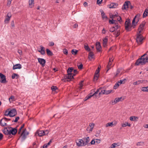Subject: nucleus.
Wrapping results in <instances>:
<instances>
[{
    "label": "nucleus",
    "instance_id": "nucleus-7",
    "mask_svg": "<svg viewBox=\"0 0 148 148\" xmlns=\"http://www.w3.org/2000/svg\"><path fill=\"white\" fill-rule=\"evenodd\" d=\"M45 135V133L44 131L38 130L35 133V136H38L40 137L42 136Z\"/></svg>",
    "mask_w": 148,
    "mask_h": 148
},
{
    "label": "nucleus",
    "instance_id": "nucleus-18",
    "mask_svg": "<svg viewBox=\"0 0 148 148\" xmlns=\"http://www.w3.org/2000/svg\"><path fill=\"white\" fill-rule=\"evenodd\" d=\"M100 11L101 13L102 17L103 19L105 21L107 20L108 19V18L105 14L103 12V11L102 10H101Z\"/></svg>",
    "mask_w": 148,
    "mask_h": 148
},
{
    "label": "nucleus",
    "instance_id": "nucleus-60",
    "mask_svg": "<svg viewBox=\"0 0 148 148\" xmlns=\"http://www.w3.org/2000/svg\"><path fill=\"white\" fill-rule=\"evenodd\" d=\"M64 53L65 54L67 55L68 54V51L66 49H64L63 50Z\"/></svg>",
    "mask_w": 148,
    "mask_h": 148
},
{
    "label": "nucleus",
    "instance_id": "nucleus-38",
    "mask_svg": "<svg viewBox=\"0 0 148 148\" xmlns=\"http://www.w3.org/2000/svg\"><path fill=\"white\" fill-rule=\"evenodd\" d=\"M93 94H92V93L89 94L87 97H86L85 100H87L89 98H91L92 96H93Z\"/></svg>",
    "mask_w": 148,
    "mask_h": 148
},
{
    "label": "nucleus",
    "instance_id": "nucleus-36",
    "mask_svg": "<svg viewBox=\"0 0 148 148\" xmlns=\"http://www.w3.org/2000/svg\"><path fill=\"white\" fill-rule=\"evenodd\" d=\"M47 53L48 56H52L53 55L52 53L49 49H46Z\"/></svg>",
    "mask_w": 148,
    "mask_h": 148
},
{
    "label": "nucleus",
    "instance_id": "nucleus-57",
    "mask_svg": "<svg viewBox=\"0 0 148 148\" xmlns=\"http://www.w3.org/2000/svg\"><path fill=\"white\" fill-rule=\"evenodd\" d=\"M83 64H81L80 65H77V66L79 69H82L83 68Z\"/></svg>",
    "mask_w": 148,
    "mask_h": 148
},
{
    "label": "nucleus",
    "instance_id": "nucleus-50",
    "mask_svg": "<svg viewBox=\"0 0 148 148\" xmlns=\"http://www.w3.org/2000/svg\"><path fill=\"white\" fill-rule=\"evenodd\" d=\"M116 25L114 27V29H115H115H119L120 27V26L119 25H118V23H116V24H115Z\"/></svg>",
    "mask_w": 148,
    "mask_h": 148
},
{
    "label": "nucleus",
    "instance_id": "nucleus-24",
    "mask_svg": "<svg viewBox=\"0 0 148 148\" xmlns=\"http://www.w3.org/2000/svg\"><path fill=\"white\" fill-rule=\"evenodd\" d=\"M108 38L107 37H106L104 38L103 39V45L104 47H106L107 43L108 42Z\"/></svg>",
    "mask_w": 148,
    "mask_h": 148
},
{
    "label": "nucleus",
    "instance_id": "nucleus-27",
    "mask_svg": "<svg viewBox=\"0 0 148 148\" xmlns=\"http://www.w3.org/2000/svg\"><path fill=\"white\" fill-rule=\"evenodd\" d=\"M83 140L84 141H85L84 142V143H85V146L87 145L89 142V138L88 137L87 138H83Z\"/></svg>",
    "mask_w": 148,
    "mask_h": 148
},
{
    "label": "nucleus",
    "instance_id": "nucleus-12",
    "mask_svg": "<svg viewBox=\"0 0 148 148\" xmlns=\"http://www.w3.org/2000/svg\"><path fill=\"white\" fill-rule=\"evenodd\" d=\"M6 118L4 117V118L2 119L0 121V124L2 126H5L7 125V122L6 121Z\"/></svg>",
    "mask_w": 148,
    "mask_h": 148
},
{
    "label": "nucleus",
    "instance_id": "nucleus-9",
    "mask_svg": "<svg viewBox=\"0 0 148 148\" xmlns=\"http://www.w3.org/2000/svg\"><path fill=\"white\" fill-rule=\"evenodd\" d=\"M29 133L25 129L24 130L21 134L22 140H24L26 138V136Z\"/></svg>",
    "mask_w": 148,
    "mask_h": 148
},
{
    "label": "nucleus",
    "instance_id": "nucleus-49",
    "mask_svg": "<svg viewBox=\"0 0 148 148\" xmlns=\"http://www.w3.org/2000/svg\"><path fill=\"white\" fill-rule=\"evenodd\" d=\"M19 119V116H17L16 117L15 120H13L12 121V122H14V123L17 122L18 120Z\"/></svg>",
    "mask_w": 148,
    "mask_h": 148
},
{
    "label": "nucleus",
    "instance_id": "nucleus-43",
    "mask_svg": "<svg viewBox=\"0 0 148 148\" xmlns=\"http://www.w3.org/2000/svg\"><path fill=\"white\" fill-rule=\"evenodd\" d=\"M83 81H81L79 83V85H80L79 88L80 89H82V88L83 86Z\"/></svg>",
    "mask_w": 148,
    "mask_h": 148
},
{
    "label": "nucleus",
    "instance_id": "nucleus-20",
    "mask_svg": "<svg viewBox=\"0 0 148 148\" xmlns=\"http://www.w3.org/2000/svg\"><path fill=\"white\" fill-rule=\"evenodd\" d=\"M29 5L30 8H33L34 6V0H29Z\"/></svg>",
    "mask_w": 148,
    "mask_h": 148
},
{
    "label": "nucleus",
    "instance_id": "nucleus-40",
    "mask_svg": "<svg viewBox=\"0 0 148 148\" xmlns=\"http://www.w3.org/2000/svg\"><path fill=\"white\" fill-rule=\"evenodd\" d=\"M144 145V142H139L137 143L136 145L138 146H143Z\"/></svg>",
    "mask_w": 148,
    "mask_h": 148
},
{
    "label": "nucleus",
    "instance_id": "nucleus-37",
    "mask_svg": "<svg viewBox=\"0 0 148 148\" xmlns=\"http://www.w3.org/2000/svg\"><path fill=\"white\" fill-rule=\"evenodd\" d=\"M78 52V51L76 49H73L71 50L72 53L74 55H76Z\"/></svg>",
    "mask_w": 148,
    "mask_h": 148
},
{
    "label": "nucleus",
    "instance_id": "nucleus-4",
    "mask_svg": "<svg viewBox=\"0 0 148 148\" xmlns=\"http://www.w3.org/2000/svg\"><path fill=\"white\" fill-rule=\"evenodd\" d=\"M75 75V74H73V73H68L64 77V79H62V80H64L65 81V79H67V81H70L74 78V76Z\"/></svg>",
    "mask_w": 148,
    "mask_h": 148
},
{
    "label": "nucleus",
    "instance_id": "nucleus-41",
    "mask_svg": "<svg viewBox=\"0 0 148 148\" xmlns=\"http://www.w3.org/2000/svg\"><path fill=\"white\" fill-rule=\"evenodd\" d=\"M10 18L6 17L4 21L5 23H8L9 21L10 20Z\"/></svg>",
    "mask_w": 148,
    "mask_h": 148
},
{
    "label": "nucleus",
    "instance_id": "nucleus-22",
    "mask_svg": "<svg viewBox=\"0 0 148 148\" xmlns=\"http://www.w3.org/2000/svg\"><path fill=\"white\" fill-rule=\"evenodd\" d=\"M40 47H41V50H38V51L40 52L41 55H44L45 54V48L42 45L40 46Z\"/></svg>",
    "mask_w": 148,
    "mask_h": 148
},
{
    "label": "nucleus",
    "instance_id": "nucleus-3",
    "mask_svg": "<svg viewBox=\"0 0 148 148\" xmlns=\"http://www.w3.org/2000/svg\"><path fill=\"white\" fill-rule=\"evenodd\" d=\"M125 29L128 31L131 30V28L130 20L129 19H127L125 23Z\"/></svg>",
    "mask_w": 148,
    "mask_h": 148
},
{
    "label": "nucleus",
    "instance_id": "nucleus-47",
    "mask_svg": "<svg viewBox=\"0 0 148 148\" xmlns=\"http://www.w3.org/2000/svg\"><path fill=\"white\" fill-rule=\"evenodd\" d=\"M120 84L118 83V82H117L114 85V89H116L119 86Z\"/></svg>",
    "mask_w": 148,
    "mask_h": 148
},
{
    "label": "nucleus",
    "instance_id": "nucleus-16",
    "mask_svg": "<svg viewBox=\"0 0 148 148\" xmlns=\"http://www.w3.org/2000/svg\"><path fill=\"white\" fill-rule=\"evenodd\" d=\"M10 117H13L16 114L17 112L15 109H12L10 111Z\"/></svg>",
    "mask_w": 148,
    "mask_h": 148
},
{
    "label": "nucleus",
    "instance_id": "nucleus-54",
    "mask_svg": "<svg viewBox=\"0 0 148 148\" xmlns=\"http://www.w3.org/2000/svg\"><path fill=\"white\" fill-rule=\"evenodd\" d=\"M51 89L52 91H55L57 89V88L56 86H53L51 87Z\"/></svg>",
    "mask_w": 148,
    "mask_h": 148
},
{
    "label": "nucleus",
    "instance_id": "nucleus-39",
    "mask_svg": "<svg viewBox=\"0 0 148 148\" xmlns=\"http://www.w3.org/2000/svg\"><path fill=\"white\" fill-rule=\"evenodd\" d=\"M84 48L86 50L88 51H90V48L89 47L88 45H84Z\"/></svg>",
    "mask_w": 148,
    "mask_h": 148
},
{
    "label": "nucleus",
    "instance_id": "nucleus-53",
    "mask_svg": "<svg viewBox=\"0 0 148 148\" xmlns=\"http://www.w3.org/2000/svg\"><path fill=\"white\" fill-rule=\"evenodd\" d=\"M117 20L121 23L122 22V20L120 16H117Z\"/></svg>",
    "mask_w": 148,
    "mask_h": 148
},
{
    "label": "nucleus",
    "instance_id": "nucleus-35",
    "mask_svg": "<svg viewBox=\"0 0 148 148\" xmlns=\"http://www.w3.org/2000/svg\"><path fill=\"white\" fill-rule=\"evenodd\" d=\"M112 63V62H108V65L107 66L108 69L107 71V72L111 68Z\"/></svg>",
    "mask_w": 148,
    "mask_h": 148
},
{
    "label": "nucleus",
    "instance_id": "nucleus-8",
    "mask_svg": "<svg viewBox=\"0 0 148 148\" xmlns=\"http://www.w3.org/2000/svg\"><path fill=\"white\" fill-rule=\"evenodd\" d=\"M145 21H143L141 24L140 25L138 28V33H141L142 32L144 28V27L145 25Z\"/></svg>",
    "mask_w": 148,
    "mask_h": 148
},
{
    "label": "nucleus",
    "instance_id": "nucleus-17",
    "mask_svg": "<svg viewBox=\"0 0 148 148\" xmlns=\"http://www.w3.org/2000/svg\"><path fill=\"white\" fill-rule=\"evenodd\" d=\"M9 130H10V127H8L5 128L3 130V133L5 135H9Z\"/></svg>",
    "mask_w": 148,
    "mask_h": 148
},
{
    "label": "nucleus",
    "instance_id": "nucleus-55",
    "mask_svg": "<svg viewBox=\"0 0 148 148\" xmlns=\"http://www.w3.org/2000/svg\"><path fill=\"white\" fill-rule=\"evenodd\" d=\"M12 16V14L10 12H8L7 13L6 17L10 18Z\"/></svg>",
    "mask_w": 148,
    "mask_h": 148
},
{
    "label": "nucleus",
    "instance_id": "nucleus-29",
    "mask_svg": "<svg viewBox=\"0 0 148 148\" xmlns=\"http://www.w3.org/2000/svg\"><path fill=\"white\" fill-rule=\"evenodd\" d=\"M143 81L142 80H139L136 82H134L133 83L134 85H136L140 84L142 83Z\"/></svg>",
    "mask_w": 148,
    "mask_h": 148
},
{
    "label": "nucleus",
    "instance_id": "nucleus-59",
    "mask_svg": "<svg viewBox=\"0 0 148 148\" xmlns=\"http://www.w3.org/2000/svg\"><path fill=\"white\" fill-rule=\"evenodd\" d=\"M10 111H6L4 115L5 116H8V115H9L10 116Z\"/></svg>",
    "mask_w": 148,
    "mask_h": 148
},
{
    "label": "nucleus",
    "instance_id": "nucleus-63",
    "mask_svg": "<svg viewBox=\"0 0 148 148\" xmlns=\"http://www.w3.org/2000/svg\"><path fill=\"white\" fill-rule=\"evenodd\" d=\"M18 52L20 55H21L22 54V51L21 50L18 49Z\"/></svg>",
    "mask_w": 148,
    "mask_h": 148
},
{
    "label": "nucleus",
    "instance_id": "nucleus-52",
    "mask_svg": "<svg viewBox=\"0 0 148 148\" xmlns=\"http://www.w3.org/2000/svg\"><path fill=\"white\" fill-rule=\"evenodd\" d=\"M105 90H101L100 92H99V95L100 94H105Z\"/></svg>",
    "mask_w": 148,
    "mask_h": 148
},
{
    "label": "nucleus",
    "instance_id": "nucleus-45",
    "mask_svg": "<svg viewBox=\"0 0 148 148\" xmlns=\"http://www.w3.org/2000/svg\"><path fill=\"white\" fill-rule=\"evenodd\" d=\"M112 92V90H105V94L106 95L109 94L111 93Z\"/></svg>",
    "mask_w": 148,
    "mask_h": 148
},
{
    "label": "nucleus",
    "instance_id": "nucleus-13",
    "mask_svg": "<svg viewBox=\"0 0 148 148\" xmlns=\"http://www.w3.org/2000/svg\"><path fill=\"white\" fill-rule=\"evenodd\" d=\"M9 132V135L11 134L13 135H15L17 132V130L16 128L10 127Z\"/></svg>",
    "mask_w": 148,
    "mask_h": 148
},
{
    "label": "nucleus",
    "instance_id": "nucleus-44",
    "mask_svg": "<svg viewBox=\"0 0 148 148\" xmlns=\"http://www.w3.org/2000/svg\"><path fill=\"white\" fill-rule=\"evenodd\" d=\"M73 70V68H69L67 71L68 73H71V72H72V71Z\"/></svg>",
    "mask_w": 148,
    "mask_h": 148
},
{
    "label": "nucleus",
    "instance_id": "nucleus-1",
    "mask_svg": "<svg viewBox=\"0 0 148 148\" xmlns=\"http://www.w3.org/2000/svg\"><path fill=\"white\" fill-rule=\"evenodd\" d=\"M147 53H145L140 58L138 59L136 61L135 64L137 65H143L146 62H148V56H146Z\"/></svg>",
    "mask_w": 148,
    "mask_h": 148
},
{
    "label": "nucleus",
    "instance_id": "nucleus-28",
    "mask_svg": "<svg viewBox=\"0 0 148 148\" xmlns=\"http://www.w3.org/2000/svg\"><path fill=\"white\" fill-rule=\"evenodd\" d=\"M94 55V53L93 52H90L88 55V58L90 60H91L93 58V56Z\"/></svg>",
    "mask_w": 148,
    "mask_h": 148
},
{
    "label": "nucleus",
    "instance_id": "nucleus-58",
    "mask_svg": "<svg viewBox=\"0 0 148 148\" xmlns=\"http://www.w3.org/2000/svg\"><path fill=\"white\" fill-rule=\"evenodd\" d=\"M95 143H96L97 144H98L99 143L101 142V140L99 139H96L95 140Z\"/></svg>",
    "mask_w": 148,
    "mask_h": 148
},
{
    "label": "nucleus",
    "instance_id": "nucleus-61",
    "mask_svg": "<svg viewBox=\"0 0 148 148\" xmlns=\"http://www.w3.org/2000/svg\"><path fill=\"white\" fill-rule=\"evenodd\" d=\"M115 34L116 37H118L120 34L119 30L117 31L116 32H115Z\"/></svg>",
    "mask_w": 148,
    "mask_h": 148
},
{
    "label": "nucleus",
    "instance_id": "nucleus-14",
    "mask_svg": "<svg viewBox=\"0 0 148 148\" xmlns=\"http://www.w3.org/2000/svg\"><path fill=\"white\" fill-rule=\"evenodd\" d=\"M38 62L41 65L42 67L45 66L46 63V61L45 59L43 58H38Z\"/></svg>",
    "mask_w": 148,
    "mask_h": 148
},
{
    "label": "nucleus",
    "instance_id": "nucleus-31",
    "mask_svg": "<svg viewBox=\"0 0 148 148\" xmlns=\"http://www.w3.org/2000/svg\"><path fill=\"white\" fill-rule=\"evenodd\" d=\"M121 126L123 127H125L126 126L130 127L131 124L130 123H129L127 122H125V123H123L122 124Z\"/></svg>",
    "mask_w": 148,
    "mask_h": 148
},
{
    "label": "nucleus",
    "instance_id": "nucleus-25",
    "mask_svg": "<svg viewBox=\"0 0 148 148\" xmlns=\"http://www.w3.org/2000/svg\"><path fill=\"white\" fill-rule=\"evenodd\" d=\"M138 118L134 116H131L130 118V119L131 121H137Z\"/></svg>",
    "mask_w": 148,
    "mask_h": 148
},
{
    "label": "nucleus",
    "instance_id": "nucleus-6",
    "mask_svg": "<svg viewBox=\"0 0 148 148\" xmlns=\"http://www.w3.org/2000/svg\"><path fill=\"white\" fill-rule=\"evenodd\" d=\"M76 145L77 146H85L84 141L83 139H78L76 140Z\"/></svg>",
    "mask_w": 148,
    "mask_h": 148
},
{
    "label": "nucleus",
    "instance_id": "nucleus-56",
    "mask_svg": "<svg viewBox=\"0 0 148 148\" xmlns=\"http://www.w3.org/2000/svg\"><path fill=\"white\" fill-rule=\"evenodd\" d=\"M93 129L90 128L89 127H88L87 128L86 130L89 132H92Z\"/></svg>",
    "mask_w": 148,
    "mask_h": 148
},
{
    "label": "nucleus",
    "instance_id": "nucleus-30",
    "mask_svg": "<svg viewBox=\"0 0 148 148\" xmlns=\"http://www.w3.org/2000/svg\"><path fill=\"white\" fill-rule=\"evenodd\" d=\"M148 14V8L145 9L143 14V18L147 16V14Z\"/></svg>",
    "mask_w": 148,
    "mask_h": 148
},
{
    "label": "nucleus",
    "instance_id": "nucleus-62",
    "mask_svg": "<svg viewBox=\"0 0 148 148\" xmlns=\"http://www.w3.org/2000/svg\"><path fill=\"white\" fill-rule=\"evenodd\" d=\"M12 0H7V5L10 6Z\"/></svg>",
    "mask_w": 148,
    "mask_h": 148
},
{
    "label": "nucleus",
    "instance_id": "nucleus-26",
    "mask_svg": "<svg viewBox=\"0 0 148 148\" xmlns=\"http://www.w3.org/2000/svg\"><path fill=\"white\" fill-rule=\"evenodd\" d=\"M118 5L117 3H112L110 4L109 8H115Z\"/></svg>",
    "mask_w": 148,
    "mask_h": 148
},
{
    "label": "nucleus",
    "instance_id": "nucleus-5",
    "mask_svg": "<svg viewBox=\"0 0 148 148\" xmlns=\"http://www.w3.org/2000/svg\"><path fill=\"white\" fill-rule=\"evenodd\" d=\"M140 16V15L139 14H137L136 15L132 21L133 25H135L137 24L139 21Z\"/></svg>",
    "mask_w": 148,
    "mask_h": 148
},
{
    "label": "nucleus",
    "instance_id": "nucleus-15",
    "mask_svg": "<svg viewBox=\"0 0 148 148\" xmlns=\"http://www.w3.org/2000/svg\"><path fill=\"white\" fill-rule=\"evenodd\" d=\"M117 122L116 121H114V122H112L107 123L106 125V127H108V126L112 127L113 125L115 126L117 124Z\"/></svg>",
    "mask_w": 148,
    "mask_h": 148
},
{
    "label": "nucleus",
    "instance_id": "nucleus-51",
    "mask_svg": "<svg viewBox=\"0 0 148 148\" xmlns=\"http://www.w3.org/2000/svg\"><path fill=\"white\" fill-rule=\"evenodd\" d=\"M24 126H25V124H22L21 125V126L20 127L19 129V132H18V134H20L21 130H22V129L24 127Z\"/></svg>",
    "mask_w": 148,
    "mask_h": 148
},
{
    "label": "nucleus",
    "instance_id": "nucleus-10",
    "mask_svg": "<svg viewBox=\"0 0 148 148\" xmlns=\"http://www.w3.org/2000/svg\"><path fill=\"white\" fill-rule=\"evenodd\" d=\"M130 4V2L129 1H126L123 5L122 9V10H127L128 8L129 5Z\"/></svg>",
    "mask_w": 148,
    "mask_h": 148
},
{
    "label": "nucleus",
    "instance_id": "nucleus-23",
    "mask_svg": "<svg viewBox=\"0 0 148 148\" xmlns=\"http://www.w3.org/2000/svg\"><path fill=\"white\" fill-rule=\"evenodd\" d=\"M96 47L97 50L98 51H100L101 46L99 42H97L96 43Z\"/></svg>",
    "mask_w": 148,
    "mask_h": 148
},
{
    "label": "nucleus",
    "instance_id": "nucleus-11",
    "mask_svg": "<svg viewBox=\"0 0 148 148\" xmlns=\"http://www.w3.org/2000/svg\"><path fill=\"white\" fill-rule=\"evenodd\" d=\"M1 79L0 82L1 83H4L6 82L5 76L1 73H0Z\"/></svg>",
    "mask_w": 148,
    "mask_h": 148
},
{
    "label": "nucleus",
    "instance_id": "nucleus-46",
    "mask_svg": "<svg viewBox=\"0 0 148 148\" xmlns=\"http://www.w3.org/2000/svg\"><path fill=\"white\" fill-rule=\"evenodd\" d=\"M18 76V75L14 73L12 75V79H14L16 77H17L16 78H17V76Z\"/></svg>",
    "mask_w": 148,
    "mask_h": 148
},
{
    "label": "nucleus",
    "instance_id": "nucleus-64",
    "mask_svg": "<svg viewBox=\"0 0 148 148\" xmlns=\"http://www.w3.org/2000/svg\"><path fill=\"white\" fill-rule=\"evenodd\" d=\"M115 144H114V143H113L111 145L109 148H115Z\"/></svg>",
    "mask_w": 148,
    "mask_h": 148
},
{
    "label": "nucleus",
    "instance_id": "nucleus-48",
    "mask_svg": "<svg viewBox=\"0 0 148 148\" xmlns=\"http://www.w3.org/2000/svg\"><path fill=\"white\" fill-rule=\"evenodd\" d=\"M95 124L93 123H90L89 124V126L91 128L93 129L95 126Z\"/></svg>",
    "mask_w": 148,
    "mask_h": 148
},
{
    "label": "nucleus",
    "instance_id": "nucleus-42",
    "mask_svg": "<svg viewBox=\"0 0 148 148\" xmlns=\"http://www.w3.org/2000/svg\"><path fill=\"white\" fill-rule=\"evenodd\" d=\"M122 99V97H120L119 98H116L114 100L116 103L118 102H119L121 101V99Z\"/></svg>",
    "mask_w": 148,
    "mask_h": 148
},
{
    "label": "nucleus",
    "instance_id": "nucleus-32",
    "mask_svg": "<svg viewBox=\"0 0 148 148\" xmlns=\"http://www.w3.org/2000/svg\"><path fill=\"white\" fill-rule=\"evenodd\" d=\"M141 90L144 92H148V86L142 87Z\"/></svg>",
    "mask_w": 148,
    "mask_h": 148
},
{
    "label": "nucleus",
    "instance_id": "nucleus-21",
    "mask_svg": "<svg viewBox=\"0 0 148 148\" xmlns=\"http://www.w3.org/2000/svg\"><path fill=\"white\" fill-rule=\"evenodd\" d=\"M21 64H17L13 65L12 69L13 70H15L17 69H21Z\"/></svg>",
    "mask_w": 148,
    "mask_h": 148
},
{
    "label": "nucleus",
    "instance_id": "nucleus-2",
    "mask_svg": "<svg viewBox=\"0 0 148 148\" xmlns=\"http://www.w3.org/2000/svg\"><path fill=\"white\" fill-rule=\"evenodd\" d=\"M141 33H138L137 34L136 40L138 44H141L144 39V38Z\"/></svg>",
    "mask_w": 148,
    "mask_h": 148
},
{
    "label": "nucleus",
    "instance_id": "nucleus-33",
    "mask_svg": "<svg viewBox=\"0 0 148 148\" xmlns=\"http://www.w3.org/2000/svg\"><path fill=\"white\" fill-rule=\"evenodd\" d=\"M109 23H110L111 24H116V23H117V21L116 20L112 19V20H109Z\"/></svg>",
    "mask_w": 148,
    "mask_h": 148
},
{
    "label": "nucleus",
    "instance_id": "nucleus-19",
    "mask_svg": "<svg viewBox=\"0 0 148 148\" xmlns=\"http://www.w3.org/2000/svg\"><path fill=\"white\" fill-rule=\"evenodd\" d=\"M99 68L98 67L96 70L95 72V75L94 76V79L97 80L99 76Z\"/></svg>",
    "mask_w": 148,
    "mask_h": 148
},
{
    "label": "nucleus",
    "instance_id": "nucleus-34",
    "mask_svg": "<svg viewBox=\"0 0 148 148\" xmlns=\"http://www.w3.org/2000/svg\"><path fill=\"white\" fill-rule=\"evenodd\" d=\"M9 100L10 103H11L12 102L14 101H15V97L14 96H11L9 98Z\"/></svg>",
    "mask_w": 148,
    "mask_h": 148
}]
</instances>
